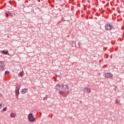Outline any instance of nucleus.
Returning a JSON list of instances; mask_svg holds the SVG:
<instances>
[{"instance_id": "1", "label": "nucleus", "mask_w": 124, "mask_h": 124, "mask_svg": "<svg viewBox=\"0 0 124 124\" xmlns=\"http://www.w3.org/2000/svg\"><path fill=\"white\" fill-rule=\"evenodd\" d=\"M68 88L69 87L67 85L64 84H58L55 87V89L60 91L59 93L60 94H64L65 93L66 90H68Z\"/></svg>"}, {"instance_id": "2", "label": "nucleus", "mask_w": 124, "mask_h": 124, "mask_svg": "<svg viewBox=\"0 0 124 124\" xmlns=\"http://www.w3.org/2000/svg\"><path fill=\"white\" fill-rule=\"evenodd\" d=\"M28 120L30 123H34L35 122L36 119L33 116V114L31 113H29L28 116Z\"/></svg>"}, {"instance_id": "3", "label": "nucleus", "mask_w": 124, "mask_h": 124, "mask_svg": "<svg viewBox=\"0 0 124 124\" xmlns=\"http://www.w3.org/2000/svg\"><path fill=\"white\" fill-rule=\"evenodd\" d=\"M113 28L112 25L108 23L106 24V26H105V29L107 31H111Z\"/></svg>"}, {"instance_id": "4", "label": "nucleus", "mask_w": 124, "mask_h": 124, "mask_svg": "<svg viewBox=\"0 0 124 124\" xmlns=\"http://www.w3.org/2000/svg\"><path fill=\"white\" fill-rule=\"evenodd\" d=\"M83 90L84 92L87 93H91V90L88 87H82Z\"/></svg>"}, {"instance_id": "5", "label": "nucleus", "mask_w": 124, "mask_h": 124, "mask_svg": "<svg viewBox=\"0 0 124 124\" xmlns=\"http://www.w3.org/2000/svg\"><path fill=\"white\" fill-rule=\"evenodd\" d=\"M19 90H20V87H16V98H18V95L20 94V92H19Z\"/></svg>"}, {"instance_id": "6", "label": "nucleus", "mask_w": 124, "mask_h": 124, "mask_svg": "<svg viewBox=\"0 0 124 124\" xmlns=\"http://www.w3.org/2000/svg\"><path fill=\"white\" fill-rule=\"evenodd\" d=\"M20 93L22 94H25V93H28V90L27 89H22L20 91Z\"/></svg>"}, {"instance_id": "7", "label": "nucleus", "mask_w": 124, "mask_h": 124, "mask_svg": "<svg viewBox=\"0 0 124 124\" xmlns=\"http://www.w3.org/2000/svg\"><path fill=\"white\" fill-rule=\"evenodd\" d=\"M106 77L107 78H110L113 77V75L111 73H108L106 74Z\"/></svg>"}, {"instance_id": "8", "label": "nucleus", "mask_w": 124, "mask_h": 124, "mask_svg": "<svg viewBox=\"0 0 124 124\" xmlns=\"http://www.w3.org/2000/svg\"><path fill=\"white\" fill-rule=\"evenodd\" d=\"M6 17H8V16H10L11 17H13V13L10 12H6Z\"/></svg>"}, {"instance_id": "9", "label": "nucleus", "mask_w": 124, "mask_h": 124, "mask_svg": "<svg viewBox=\"0 0 124 124\" xmlns=\"http://www.w3.org/2000/svg\"><path fill=\"white\" fill-rule=\"evenodd\" d=\"M18 76H19L20 77H22L24 76V72L23 71L20 72L19 74H18Z\"/></svg>"}, {"instance_id": "10", "label": "nucleus", "mask_w": 124, "mask_h": 124, "mask_svg": "<svg viewBox=\"0 0 124 124\" xmlns=\"http://www.w3.org/2000/svg\"><path fill=\"white\" fill-rule=\"evenodd\" d=\"M16 116V114L15 113H11L10 114V117L11 118H15Z\"/></svg>"}, {"instance_id": "11", "label": "nucleus", "mask_w": 124, "mask_h": 124, "mask_svg": "<svg viewBox=\"0 0 124 124\" xmlns=\"http://www.w3.org/2000/svg\"><path fill=\"white\" fill-rule=\"evenodd\" d=\"M2 53L5 54V55H8L9 52L8 50L5 51V50H3L1 51Z\"/></svg>"}, {"instance_id": "12", "label": "nucleus", "mask_w": 124, "mask_h": 124, "mask_svg": "<svg viewBox=\"0 0 124 124\" xmlns=\"http://www.w3.org/2000/svg\"><path fill=\"white\" fill-rule=\"evenodd\" d=\"M5 69L4 66H0V70L1 71H3Z\"/></svg>"}, {"instance_id": "13", "label": "nucleus", "mask_w": 124, "mask_h": 124, "mask_svg": "<svg viewBox=\"0 0 124 124\" xmlns=\"http://www.w3.org/2000/svg\"><path fill=\"white\" fill-rule=\"evenodd\" d=\"M4 66V62L0 61V67Z\"/></svg>"}, {"instance_id": "14", "label": "nucleus", "mask_w": 124, "mask_h": 124, "mask_svg": "<svg viewBox=\"0 0 124 124\" xmlns=\"http://www.w3.org/2000/svg\"><path fill=\"white\" fill-rule=\"evenodd\" d=\"M3 107V103H1L0 104V109L2 108Z\"/></svg>"}, {"instance_id": "15", "label": "nucleus", "mask_w": 124, "mask_h": 124, "mask_svg": "<svg viewBox=\"0 0 124 124\" xmlns=\"http://www.w3.org/2000/svg\"><path fill=\"white\" fill-rule=\"evenodd\" d=\"M9 73H10V72H9V71H6L5 72L4 75H7V74H9Z\"/></svg>"}, {"instance_id": "16", "label": "nucleus", "mask_w": 124, "mask_h": 124, "mask_svg": "<svg viewBox=\"0 0 124 124\" xmlns=\"http://www.w3.org/2000/svg\"><path fill=\"white\" fill-rule=\"evenodd\" d=\"M119 103H120V100L117 99L115 102L116 104H119Z\"/></svg>"}, {"instance_id": "17", "label": "nucleus", "mask_w": 124, "mask_h": 124, "mask_svg": "<svg viewBox=\"0 0 124 124\" xmlns=\"http://www.w3.org/2000/svg\"><path fill=\"white\" fill-rule=\"evenodd\" d=\"M7 108L6 107V108H4L3 109L2 111L4 112V111H7Z\"/></svg>"}, {"instance_id": "18", "label": "nucleus", "mask_w": 124, "mask_h": 124, "mask_svg": "<svg viewBox=\"0 0 124 124\" xmlns=\"http://www.w3.org/2000/svg\"><path fill=\"white\" fill-rule=\"evenodd\" d=\"M36 111H36V110H33V112H34V113L36 112Z\"/></svg>"}, {"instance_id": "19", "label": "nucleus", "mask_w": 124, "mask_h": 124, "mask_svg": "<svg viewBox=\"0 0 124 124\" xmlns=\"http://www.w3.org/2000/svg\"><path fill=\"white\" fill-rule=\"evenodd\" d=\"M78 45L79 46H80V45H79V43H78Z\"/></svg>"}]
</instances>
